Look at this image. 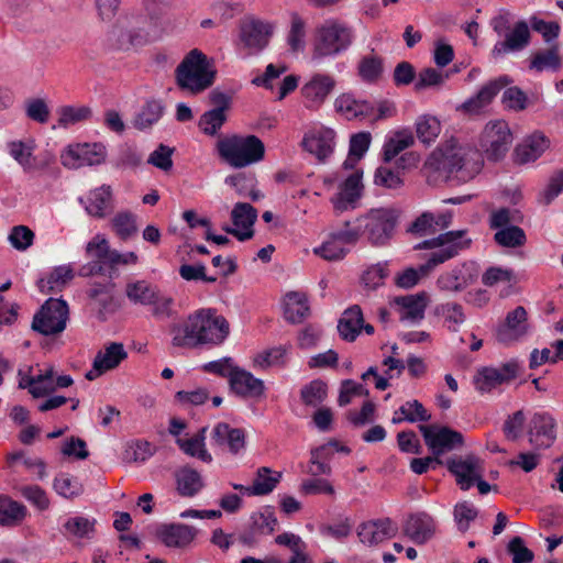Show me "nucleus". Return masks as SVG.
Instances as JSON below:
<instances>
[{
    "label": "nucleus",
    "mask_w": 563,
    "mask_h": 563,
    "mask_svg": "<svg viewBox=\"0 0 563 563\" xmlns=\"http://www.w3.org/2000/svg\"><path fill=\"white\" fill-rule=\"evenodd\" d=\"M482 166L478 151L450 139L429 155L423 167L428 183L439 185L452 180L466 183L481 172Z\"/></svg>",
    "instance_id": "1"
},
{
    "label": "nucleus",
    "mask_w": 563,
    "mask_h": 563,
    "mask_svg": "<svg viewBox=\"0 0 563 563\" xmlns=\"http://www.w3.org/2000/svg\"><path fill=\"white\" fill-rule=\"evenodd\" d=\"M170 333L172 344L177 347L217 346L228 338L230 325L214 309H199L183 322L172 324Z\"/></svg>",
    "instance_id": "2"
},
{
    "label": "nucleus",
    "mask_w": 563,
    "mask_h": 563,
    "mask_svg": "<svg viewBox=\"0 0 563 563\" xmlns=\"http://www.w3.org/2000/svg\"><path fill=\"white\" fill-rule=\"evenodd\" d=\"M353 27L345 21L329 18L313 30L310 57L313 63H322L346 52L354 43Z\"/></svg>",
    "instance_id": "3"
},
{
    "label": "nucleus",
    "mask_w": 563,
    "mask_h": 563,
    "mask_svg": "<svg viewBox=\"0 0 563 563\" xmlns=\"http://www.w3.org/2000/svg\"><path fill=\"white\" fill-rule=\"evenodd\" d=\"M219 156L234 168H243L261 162L265 156V145L256 135L233 134L218 141Z\"/></svg>",
    "instance_id": "4"
},
{
    "label": "nucleus",
    "mask_w": 563,
    "mask_h": 563,
    "mask_svg": "<svg viewBox=\"0 0 563 563\" xmlns=\"http://www.w3.org/2000/svg\"><path fill=\"white\" fill-rule=\"evenodd\" d=\"M466 231H449L426 240L415 246L416 250H430L427 262L420 265L422 276L429 275L438 265L455 257L461 251L471 245V239H465Z\"/></svg>",
    "instance_id": "5"
},
{
    "label": "nucleus",
    "mask_w": 563,
    "mask_h": 563,
    "mask_svg": "<svg viewBox=\"0 0 563 563\" xmlns=\"http://www.w3.org/2000/svg\"><path fill=\"white\" fill-rule=\"evenodd\" d=\"M175 73L179 88L194 95L208 89L216 78V71L210 68L207 56L197 48L185 56Z\"/></svg>",
    "instance_id": "6"
},
{
    "label": "nucleus",
    "mask_w": 563,
    "mask_h": 563,
    "mask_svg": "<svg viewBox=\"0 0 563 563\" xmlns=\"http://www.w3.org/2000/svg\"><path fill=\"white\" fill-rule=\"evenodd\" d=\"M398 218L399 211L394 208L372 209L360 217L363 235L372 245H385L393 238Z\"/></svg>",
    "instance_id": "7"
},
{
    "label": "nucleus",
    "mask_w": 563,
    "mask_h": 563,
    "mask_svg": "<svg viewBox=\"0 0 563 563\" xmlns=\"http://www.w3.org/2000/svg\"><path fill=\"white\" fill-rule=\"evenodd\" d=\"M69 308L65 300L47 299L34 314L32 329L45 336L57 335L66 329Z\"/></svg>",
    "instance_id": "8"
},
{
    "label": "nucleus",
    "mask_w": 563,
    "mask_h": 563,
    "mask_svg": "<svg viewBox=\"0 0 563 563\" xmlns=\"http://www.w3.org/2000/svg\"><path fill=\"white\" fill-rule=\"evenodd\" d=\"M512 133L504 120L488 122L481 135L479 145L489 161L501 159L512 143Z\"/></svg>",
    "instance_id": "9"
},
{
    "label": "nucleus",
    "mask_w": 563,
    "mask_h": 563,
    "mask_svg": "<svg viewBox=\"0 0 563 563\" xmlns=\"http://www.w3.org/2000/svg\"><path fill=\"white\" fill-rule=\"evenodd\" d=\"M276 24L255 16H245L240 22L239 38L244 48L256 54L268 46Z\"/></svg>",
    "instance_id": "10"
},
{
    "label": "nucleus",
    "mask_w": 563,
    "mask_h": 563,
    "mask_svg": "<svg viewBox=\"0 0 563 563\" xmlns=\"http://www.w3.org/2000/svg\"><path fill=\"white\" fill-rule=\"evenodd\" d=\"M88 257L91 258L88 267L82 268L81 275H104L108 269L115 268V260L119 257V252L111 250L109 242L96 235L86 246Z\"/></svg>",
    "instance_id": "11"
},
{
    "label": "nucleus",
    "mask_w": 563,
    "mask_h": 563,
    "mask_svg": "<svg viewBox=\"0 0 563 563\" xmlns=\"http://www.w3.org/2000/svg\"><path fill=\"white\" fill-rule=\"evenodd\" d=\"M419 430L432 454L439 459L445 452L463 445V435L449 427L420 424Z\"/></svg>",
    "instance_id": "12"
},
{
    "label": "nucleus",
    "mask_w": 563,
    "mask_h": 563,
    "mask_svg": "<svg viewBox=\"0 0 563 563\" xmlns=\"http://www.w3.org/2000/svg\"><path fill=\"white\" fill-rule=\"evenodd\" d=\"M104 158L106 148L98 143L70 145L60 155L62 164L70 169L99 165L104 162Z\"/></svg>",
    "instance_id": "13"
},
{
    "label": "nucleus",
    "mask_w": 563,
    "mask_h": 563,
    "mask_svg": "<svg viewBox=\"0 0 563 563\" xmlns=\"http://www.w3.org/2000/svg\"><path fill=\"white\" fill-rule=\"evenodd\" d=\"M233 227L224 225L222 230L244 242L254 236V224L257 220V210L247 202H238L231 211Z\"/></svg>",
    "instance_id": "14"
},
{
    "label": "nucleus",
    "mask_w": 563,
    "mask_h": 563,
    "mask_svg": "<svg viewBox=\"0 0 563 563\" xmlns=\"http://www.w3.org/2000/svg\"><path fill=\"white\" fill-rule=\"evenodd\" d=\"M478 277L474 263H463L442 273L437 279L441 291L460 292L474 284Z\"/></svg>",
    "instance_id": "15"
},
{
    "label": "nucleus",
    "mask_w": 563,
    "mask_h": 563,
    "mask_svg": "<svg viewBox=\"0 0 563 563\" xmlns=\"http://www.w3.org/2000/svg\"><path fill=\"white\" fill-rule=\"evenodd\" d=\"M519 365L517 362H508L499 368L483 367L477 371L474 384L478 391L489 393L497 386L509 383L517 377Z\"/></svg>",
    "instance_id": "16"
},
{
    "label": "nucleus",
    "mask_w": 563,
    "mask_h": 563,
    "mask_svg": "<svg viewBox=\"0 0 563 563\" xmlns=\"http://www.w3.org/2000/svg\"><path fill=\"white\" fill-rule=\"evenodd\" d=\"M335 79L328 74H314L302 87L305 106L316 110L325 101L335 87Z\"/></svg>",
    "instance_id": "17"
},
{
    "label": "nucleus",
    "mask_w": 563,
    "mask_h": 563,
    "mask_svg": "<svg viewBox=\"0 0 563 563\" xmlns=\"http://www.w3.org/2000/svg\"><path fill=\"white\" fill-rule=\"evenodd\" d=\"M527 310L522 306L509 311L505 321L496 330L499 343L509 344L518 341L528 332Z\"/></svg>",
    "instance_id": "18"
},
{
    "label": "nucleus",
    "mask_w": 563,
    "mask_h": 563,
    "mask_svg": "<svg viewBox=\"0 0 563 563\" xmlns=\"http://www.w3.org/2000/svg\"><path fill=\"white\" fill-rule=\"evenodd\" d=\"M398 532V527L389 518L369 520L363 522L357 528L360 541L367 547H375L379 543L394 538Z\"/></svg>",
    "instance_id": "19"
},
{
    "label": "nucleus",
    "mask_w": 563,
    "mask_h": 563,
    "mask_svg": "<svg viewBox=\"0 0 563 563\" xmlns=\"http://www.w3.org/2000/svg\"><path fill=\"white\" fill-rule=\"evenodd\" d=\"M504 37L505 38L497 42L492 49V56L496 59L505 56L507 53L522 51L529 45L530 30L527 22L518 21Z\"/></svg>",
    "instance_id": "20"
},
{
    "label": "nucleus",
    "mask_w": 563,
    "mask_h": 563,
    "mask_svg": "<svg viewBox=\"0 0 563 563\" xmlns=\"http://www.w3.org/2000/svg\"><path fill=\"white\" fill-rule=\"evenodd\" d=\"M335 132L329 128H320L307 133L301 142L305 151L314 155L320 162H324L334 148Z\"/></svg>",
    "instance_id": "21"
},
{
    "label": "nucleus",
    "mask_w": 563,
    "mask_h": 563,
    "mask_svg": "<svg viewBox=\"0 0 563 563\" xmlns=\"http://www.w3.org/2000/svg\"><path fill=\"white\" fill-rule=\"evenodd\" d=\"M361 175L354 173L350 175L339 187V192L331 198V202L336 212H344L356 208V202L362 196Z\"/></svg>",
    "instance_id": "22"
},
{
    "label": "nucleus",
    "mask_w": 563,
    "mask_h": 563,
    "mask_svg": "<svg viewBox=\"0 0 563 563\" xmlns=\"http://www.w3.org/2000/svg\"><path fill=\"white\" fill-rule=\"evenodd\" d=\"M511 81L512 80L506 75L488 81L474 97L470 98L462 104L463 111L470 114L479 113L493 101L496 95Z\"/></svg>",
    "instance_id": "23"
},
{
    "label": "nucleus",
    "mask_w": 563,
    "mask_h": 563,
    "mask_svg": "<svg viewBox=\"0 0 563 563\" xmlns=\"http://www.w3.org/2000/svg\"><path fill=\"white\" fill-rule=\"evenodd\" d=\"M437 523L427 512L410 515L402 526V531L411 541L423 544L435 533Z\"/></svg>",
    "instance_id": "24"
},
{
    "label": "nucleus",
    "mask_w": 563,
    "mask_h": 563,
    "mask_svg": "<svg viewBox=\"0 0 563 563\" xmlns=\"http://www.w3.org/2000/svg\"><path fill=\"white\" fill-rule=\"evenodd\" d=\"M555 440V421L545 412H537L530 421L529 441L537 448H549Z\"/></svg>",
    "instance_id": "25"
},
{
    "label": "nucleus",
    "mask_w": 563,
    "mask_h": 563,
    "mask_svg": "<svg viewBox=\"0 0 563 563\" xmlns=\"http://www.w3.org/2000/svg\"><path fill=\"white\" fill-rule=\"evenodd\" d=\"M428 297L424 292L407 296H398L393 300L396 306L399 319L416 323L424 318V310L427 308Z\"/></svg>",
    "instance_id": "26"
},
{
    "label": "nucleus",
    "mask_w": 563,
    "mask_h": 563,
    "mask_svg": "<svg viewBox=\"0 0 563 563\" xmlns=\"http://www.w3.org/2000/svg\"><path fill=\"white\" fill-rule=\"evenodd\" d=\"M156 534L168 548H186L196 538L197 530L184 523H164L157 528Z\"/></svg>",
    "instance_id": "27"
},
{
    "label": "nucleus",
    "mask_w": 563,
    "mask_h": 563,
    "mask_svg": "<svg viewBox=\"0 0 563 563\" xmlns=\"http://www.w3.org/2000/svg\"><path fill=\"white\" fill-rule=\"evenodd\" d=\"M449 470L455 475L456 483L461 489H470L475 479L482 477L481 460L468 455L465 460H453L449 462Z\"/></svg>",
    "instance_id": "28"
},
{
    "label": "nucleus",
    "mask_w": 563,
    "mask_h": 563,
    "mask_svg": "<svg viewBox=\"0 0 563 563\" xmlns=\"http://www.w3.org/2000/svg\"><path fill=\"white\" fill-rule=\"evenodd\" d=\"M10 155L23 167L25 172H34L45 168L51 158L38 161L33 155L35 143L33 140L29 141H12L8 144Z\"/></svg>",
    "instance_id": "29"
},
{
    "label": "nucleus",
    "mask_w": 563,
    "mask_h": 563,
    "mask_svg": "<svg viewBox=\"0 0 563 563\" xmlns=\"http://www.w3.org/2000/svg\"><path fill=\"white\" fill-rule=\"evenodd\" d=\"M230 387L236 395L242 397L258 398L265 394L264 382L240 367L233 372Z\"/></svg>",
    "instance_id": "30"
},
{
    "label": "nucleus",
    "mask_w": 563,
    "mask_h": 563,
    "mask_svg": "<svg viewBox=\"0 0 563 563\" xmlns=\"http://www.w3.org/2000/svg\"><path fill=\"white\" fill-rule=\"evenodd\" d=\"M550 146L549 139L542 133H533L526 137L515 150L516 161L527 164L538 159Z\"/></svg>",
    "instance_id": "31"
},
{
    "label": "nucleus",
    "mask_w": 563,
    "mask_h": 563,
    "mask_svg": "<svg viewBox=\"0 0 563 563\" xmlns=\"http://www.w3.org/2000/svg\"><path fill=\"white\" fill-rule=\"evenodd\" d=\"M212 440L216 445L224 448L233 454L239 453L245 445V434L242 429L230 428L228 423H218L212 431Z\"/></svg>",
    "instance_id": "32"
},
{
    "label": "nucleus",
    "mask_w": 563,
    "mask_h": 563,
    "mask_svg": "<svg viewBox=\"0 0 563 563\" xmlns=\"http://www.w3.org/2000/svg\"><path fill=\"white\" fill-rule=\"evenodd\" d=\"M310 314L308 297L301 291H289L284 297V317L294 324L301 323Z\"/></svg>",
    "instance_id": "33"
},
{
    "label": "nucleus",
    "mask_w": 563,
    "mask_h": 563,
    "mask_svg": "<svg viewBox=\"0 0 563 563\" xmlns=\"http://www.w3.org/2000/svg\"><path fill=\"white\" fill-rule=\"evenodd\" d=\"M363 322V312L360 306L354 305L347 308L338 324L341 338L345 341L353 342L360 334Z\"/></svg>",
    "instance_id": "34"
},
{
    "label": "nucleus",
    "mask_w": 563,
    "mask_h": 563,
    "mask_svg": "<svg viewBox=\"0 0 563 563\" xmlns=\"http://www.w3.org/2000/svg\"><path fill=\"white\" fill-rule=\"evenodd\" d=\"M112 191L108 185L91 190L87 197L86 211L96 218L106 217L108 210L112 208Z\"/></svg>",
    "instance_id": "35"
},
{
    "label": "nucleus",
    "mask_w": 563,
    "mask_h": 563,
    "mask_svg": "<svg viewBox=\"0 0 563 563\" xmlns=\"http://www.w3.org/2000/svg\"><path fill=\"white\" fill-rule=\"evenodd\" d=\"M75 277L74 268L70 265L55 267L46 278L37 282L42 292H57L65 288Z\"/></svg>",
    "instance_id": "36"
},
{
    "label": "nucleus",
    "mask_w": 563,
    "mask_h": 563,
    "mask_svg": "<svg viewBox=\"0 0 563 563\" xmlns=\"http://www.w3.org/2000/svg\"><path fill=\"white\" fill-rule=\"evenodd\" d=\"M164 112L165 106L162 100L148 99L135 115L133 125L141 131L148 130L161 120Z\"/></svg>",
    "instance_id": "37"
},
{
    "label": "nucleus",
    "mask_w": 563,
    "mask_h": 563,
    "mask_svg": "<svg viewBox=\"0 0 563 563\" xmlns=\"http://www.w3.org/2000/svg\"><path fill=\"white\" fill-rule=\"evenodd\" d=\"M109 41L118 49L128 51L147 43V35L141 30H125L114 26L110 33Z\"/></svg>",
    "instance_id": "38"
},
{
    "label": "nucleus",
    "mask_w": 563,
    "mask_h": 563,
    "mask_svg": "<svg viewBox=\"0 0 563 563\" xmlns=\"http://www.w3.org/2000/svg\"><path fill=\"white\" fill-rule=\"evenodd\" d=\"M335 109L351 120L358 117H368L373 113L374 107L366 100H356L351 95H341L335 100Z\"/></svg>",
    "instance_id": "39"
},
{
    "label": "nucleus",
    "mask_w": 563,
    "mask_h": 563,
    "mask_svg": "<svg viewBox=\"0 0 563 563\" xmlns=\"http://www.w3.org/2000/svg\"><path fill=\"white\" fill-rule=\"evenodd\" d=\"M289 347L285 345L274 346L257 353L253 357V366L260 371L271 367H284L287 362Z\"/></svg>",
    "instance_id": "40"
},
{
    "label": "nucleus",
    "mask_w": 563,
    "mask_h": 563,
    "mask_svg": "<svg viewBox=\"0 0 563 563\" xmlns=\"http://www.w3.org/2000/svg\"><path fill=\"white\" fill-rule=\"evenodd\" d=\"M126 357L128 352L122 343L110 342L97 353L95 360L98 362L99 368H104L108 372L117 368Z\"/></svg>",
    "instance_id": "41"
},
{
    "label": "nucleus",
    "mask_w": 563,
    "mask_h": 563,
    "mask_svg": "<svg viewBox=\"0 0 563 563\" xmlns=\"http://www.w3.org/2000/svg\"><path fill=\"white\" fill-rule=\"evenodd\" d=\"M26 507L21 503L11 499L9 496L0 495V525L13 527L22 522L26 516Z\"/></svg>",
    "instance_id": "42"
},
{
    "label": "nucleus",
    "mask_w": 563,
    "mask_h": 563,
    "mask_svg": "<svg viewBox=\"0 0 563 563\" xmlns=\"http://www.w3.org/2000/svg\"><path fill=\"white\" fill-rule=\"evenodd\" d=\"M415 144V137L410 130H400L389 137L383 147V158L386 163L393 161L399 153Z\"/></svg>",
    "instance_id": "43"
},
{
    "label": "nucleus",
    "mask_w": 563,
    "mask_h": 563,
    "mask_svg": "<svg viewBox=\"0 0 563 563\" xmlns=\"http://www.w3.org/2000/svg\"><path fill=\"white\" fill-rule=\"evenodd\" d=\"M95 519H89L81 516L70 517L64 522L60 532L67 539H89L95 532Z\"/></svg>",
    "instance_id": "44"
},
{
    "label": "nucleus",
    "mask_w": 563,
    "mask_h": 563,
    "mask_svg": "<svg viewBox=\"0 0 563 563\" xmlns=\"http://www.w3.org/2000/svg\"><path fill=\"white\" fill-rule=\"evenodd\" d=\"M177 490L181 496L192 497L203 487L200 474L190 468L184 467L176 474Z\"/></svg>",
    "instance_id": "45"
},
{
    "label": "nucleus",
    "mask_w": 563,
    "mask_h": 563,
    "mask_svg": "<svg viewBox=\"0 0 563 563\" xmlns=\"http://www.w3.org/2000/svg\"><path fill=\"white\" fill-rule=\"evenodd\" d=\"M307 23L297 13L290 15V26L287 33V44L292 53L302 52L306 47Z\"/></svg>",
    "instance_id": "46"
},
{
    "label": "nucleus",
    "mask_w": 563,
    "mask_h": 563,
    "mask_svg": "<svg viewBox=\"0 0 563 563\" xmlns=\"http://www.w3.org/2000/svg\"><path fill=\"white\" fill-rule=\"evenodd\" d=\"M415 125L418 140L426 146L434 143L441 133L440 121L430 114L420 115Z\"/></svg>",
    "instance_id": "47"
},
{
    "label": "nucleus",
    "mask_w": 563,
    "mask_h": 563,
    "mask_svg": "<svg viewBox=\"0 0 563 563\" xmlns=\"http://www.w3.org/2000/svg\"><path fill=\"white\" fill-rule=\"evenodd\" d=\"M269 467L257 468L256 476L250 489V495L263 496L272 493L282 478L280 473H275Z\"/></svg>",
    "instance_id": "48"
},
{
    "label": "nucleus",
    "mask_w": 563,
    "mask_h": 563,
    "mask_svg": "<svg viewBox=\"0 0 563 563\" xmlns=\"http://www.w3.org/2000/svg\"><path fill=\"white\" fill-rule=\"evenodd\" d=\"M371 141L372 136L369 132H360L351 136L349 156L343 163L345 169L353 168L364 156L369 147Z\"/></svg>",
    "instance_id": "49"
},
{
    "label": "nucleus",
    "mask_w": 563,
    "mask_h": 563,
    "mask_svg": "<svg viewBox=\"0 0 563 563\" xmlns=\"http://www.w3.org/2000/svg\"><path fill=\"white\" fill-rule=\"evenodd\" d=\"M157 289L145 280L129 283L125 287L126 297L134 303L147 306L154 299Z\"/></svg>",
    "instance_id": "50"
},
{
    "label": "nucleus",
    "mask_w": 563,
    "mask_h": 563,
    "mask_svg": "<svg viewBox=\"0 0 563 563\" xmlns=\"http://www.w3.org/2000/svg\"><path fill=\"white\" fill-rule=\"evenodd\" d=\"M53 487L58 495L67 499L76 498L84 493L80 481L66 473H60L54 478Z\"/></svg>",
    "instance_id": "51"
},
{
    "label": "nucleus",
    "mask_w": 563,
    "mask_h": 563,
    "mask_svg": "<svg viewBox=\"0 0 563 563\" xmlns=\"http://www.w3.org/2000/svg\"><path fill=\"white\" fill-rule=\"evenodd\" d=\"M494 241L503 247H520L527 242L525 231L518 225H510L498 230L494 235Z\"/></svg>",
    "instance_id": "52"
},
{
    "label": "nucleus",
    "mask_w": 563,
    "mask_h": 563,
    "mask_svg": "<svg viewBox=\"0 0 563 563\" xmlns=\"http://www.w3.org/2000/svg\"><path fill=\"white\" fill-rule=\"evenodd\" d=\"M383 58L375 55H366L361 58L357 67L360 77L366 82H375L383 74Z\"/></svg>",
    "instance_id": "53"
},
{
    "label": "nucleus",
    "mask_w": 563,
    "mask_h": 563,
    "mask_svg": "<svg viewBox=\"0 0 563 563\" xmlns=\"http://www.w3.org/2000/svg\"><path fill=\"white\" fill-rule=\"evenodd\" d=\"M561 67V57L558 46L536 53L530 63V68L537 71L545 69L558 70Z\"/></svg>",
    "instance_id": "54"
},
{
    "label": "nucleus",
    "mask_w": 563,
    "mask_h": 563,
    "mask_svg": "<svg viewBox=\"0 0 563 563\" xmlns=\"http://www.w3.org/2000/svg\"><path fill=\"white\" fill-rule=\"evenodd\" d=\"M328 395L327 384L314 379L305 385L300 390L301 401L309 407H317L324 401Z\"/></svg>",
    "instance_id": "55"
},
{
    "label": "nucleus",
    "mask_w": 563,
    "mask_h": 563,
    "mask_svg": "<svg viewBox=\"0 0 563 563\" xmlns=\"http://www.w3.org/2000/svg\"><path fill=\"white\" fill-rule=\"evenodd\" d=\"M58 113V125L67 128L69 125L82 122L90 118L91 109L89 107H71L64 106L57 111Z\"/></svg>",
    "instance_id": "56"
},
{
    "label": "nucleus",
    "mask_w": 563,
    "mask_h": 563,
    "mask_svg": "<svg viewBox=\"0 0 563 563\" xmlns=\"http://www.w3.org/2000/svg\"><path fill=\"white\" fill-rule=\"evenodd\" d=\"M332 236L341 244L355 245L363 235V229L360 218L354 221H345L341 229L331 232Z\"/></svg>",
    "instance_id": "57"
},
{
    "label": "nucleus",
    "mask_w": 563,
    "mask_h": 563,
    "mask_svg": "<svg viewBox=\"0 0 563 563\" xmlns=\"http://www.w3.org/2000/svg\"><path fill=\"white\" fill-rule=\"evenodd\" d=\"M255 532H257L261 537L272 534L277 526L278 520L275 514L266 508L262 512H255L251 516V525Z\"/></svg>",
    "instance_id": "58"
},
{
    "label": "nucleus",
    "mask_w": 563,
    "mask_h": 563,
    "mask_svg": "<svg viewBox=\"0 0 563 563\" xmlns=\"http://www.w3.org/2000/svg\"><path fill=\"white\" fill-rule=\"evenodd\" d=\"M225 121V113H222L220 109H211L200 117L198 126L205 134L213 136Z\"/></svg>",
    "instance_id": "59"
},
{
    "label": "nucleus",
    "mask_w": 563,
    "mask_h": 563,
    "mask_svg": "<svg viewBox=\"0 0 563 563\" xmlns=\"http://www.w3.org/2000/svg\"><path fill=\"white\" fill-rule=\"evenodd\" d=\"M112 228L118 236L128 240L137 231L135 216L131 212H119L112 219Z\"/></svg>",
    "instance_id": "60"
},
{
    "label": "nucleus",
    "mask_w": 563,
    "mask_h": 563,
    "mask_svg": "<svg viewBox=\"0 0 563 563\" xmlns=\"http://www.w3.org/2000/svg\"><path fill=\"white\" fill-rule=\"evenodd\" d=\"M8 240L18 251H26L34 241L33 231L26 225H15L11 229Z\"/></svg>",
    "instance_id": "61"
},
{
    "label": "nucleus",
    "mask_w": 563,
    "mask_h": 563,
    "mask_svg": "<svg viewBox=\"0 0 563 563\" xmlns=\"http://www.w3.org/2000/svg\"><path fill=\"white\" fill-rule=\"evenodd\" d=\"M525 422L526 416L522 410L509 415L503 424V432L506 439L510 441L518 440L522 434Z\"/></svg>",
    "instance_id": "62"
},
{
    "label": "nucleus",
    "mask_w": 563,
    "mask_h": 563,
    "mask_svg": "<svg viewBox=\"0 0 563 563\" xmlns=\"http://www.w3.org/2000/svg\"><path fill=\"white\" fill-rule=\"evenodd\" d=\"M374 183L387 189H399L404 186V179L400 173L385 166H380L376 169Z\"/></svg>",
    "instance_id": "63"
},
{
    "label": "nucleus",
    "mask_w": 563,
    "mask_h": 563,
    "mask_svg": "<svg viewBox=\"0 0 563 563\" xmlns=\"http://www.w3.org/2000/svg\"><path fill=\"white\" fill-rule=\"evenodd\" d=\"M563 191V169L556 170L549 179L548 186L539 195V202L548 206Z\"/></svg>",
    "instance_id": "64"
}]
</instances>
